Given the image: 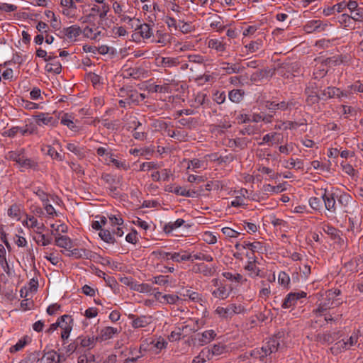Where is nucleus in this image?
Here are the masks:
<instances>
[{
    "instance_id": "obj_1",
    "label": "nucleus",
    "mask_w": 363,
    "mask_h": 363,
    "mask_svg": "<svg viewBox=\"0 0 363 363\" xmlns=\"http://www.w3.org/2000/svg\"><path fill=\"white\" fill-rule=\"evenodd\" d=\"M275 74V70L264 68L254 72L250 77V84H255L262 82L263 79H269Z\"/></svg>"
},
{
    "instance_id": "obj_2",
    "label": "nucleus",
    "mask_w": 363,
    "mask_h": 363,
    "mask_svg": "<svg viewBox=\"0 0 363 363\" xmlns=\"http://www.w3.org/2000/svg\"><path fill=\"white\" fill-rule=\"evenodd\" d=\"M66 255L68 257H74L76 259L84 258L89 260H94L99 257L96 252L83 248H75L72 250H67Z\"/></svg>"
},
{
    "instance_id": "obj_3",
    "label": "nucleus",
    "mask_w": 363,
    "mask_h": 363,
    "mask_svg": "<svg viewBox=\"0 0 363 363\" xmlns=\"http://www.w3.org/2000/svg\"><path fill=\"white\" fill-rule=\"evenodd\" d=\"M128 319L132 320L131 326L135 328H145L152 323V316L150 315H136L129 314Z\"/></svg>"
},
{
    "instance_id": "obj_4",
    "label": "nucleus",
    "mask_w": 363,
    "mask_h": 363,
    "mask_svg": "<svg viewBox=\"0 0 363 363\" xmlns=\"http://www.w3.org/2000/svg\"><path fill=\"white\" fill-rule=\"evenodd\" d=\"M328 27L327 22H323L320 20H312L308 21L304 26V30L308 33L313 32H323Z\"/></svg>"
},
{
    "instance_id": "obj_5",
    "label": "nucleus",
    "mask_w": 363,
    "mask_h": 363,
    "mask_svg": "<svg viewBox=\"0 0 363 363\" xmlns=\"http://www.w3.org/2000/svg\"><path fill=\"white\" fill-rule=\"evenodd\" d=\"M76 339L79 345V348H87L86 351H89V350L94 348L96 342L99 341L97 336L89 337L80 335Z\"/></svg>"
},
{
    "instance_id": "obj_6",
    "label": "nucleus",
    "mask_w": 363,
    "mask_h": 363,
    "mask_svg": "<svg viewBox=\"0 0 363 363\" xmlns=\"http://www.w3.org/2000/svg\"><path fill=\"white\" fill-rule=\"evenodd\" d=\"M35 120L36 124L40 126L43 125L55 126L58 123V120L50 116L48 113H40L39 114L35 115Z\"/></svg>"
},
{
    "instance_id": "obj_7",
    "label": "nucleus",
    "mask_w": 363,
    "mask_h": 363,
    "mask_svg": "<svg viewBox=\"0 0 363 363\" xmlns=\"http://www.w3.org/2000/svg\"><path fill=\"white\" fill-rule=\"evenodd\" d=\"M222 65L221 69L227 74L241 73L245 68V66L242 65L240 61L235 63L223 62H222Z\"/></svg>"
},
{
    "instance_id": "obj_8",
    "label": "nucleus",
    "mask_w": 363,
    "mask_h": 363,
    "mask_svg": "<svg viewBox=\"0 0 363 363\" xmlns=\"http://www.w3.org/2000/svg\"><path fill=\"white\" fill-rule=\"evenodd\" d=\"M321 99L326 100L328 99H332L334 97H343L347 96V94L341 91L339 88L335 86H328L326 89H324L320 94Z\"/></svg>"
},
{
    "instance_id": "obj_9",
    "label": "nucleus",
    "mask_w": 363,
    "mask_h": 363,
    "mask_svg": "<svg viewBox=\"0 0 363 363\" xmlns=\"http://www.w3.org/2000/svg\"><path fill=\"white\" fill-rule=\"evenodd\" d=\"M324 194L321 196V198L324 202L325 208L333 213L336 211V201L334 193L328 192L327 189L324 190Z\"/></svg>"
},
{
    "instance_id": "obj_10",
    "label": "nucleus",
    "mask_w": 363,
    "mask_h": 363,
    "mask_svg": "<svg viewBox=\"0 0 363 363\" xmlns=\"http://www.w3.org/2000/svg\"><path fill=\"white\" fill-rule=\"evenodd\" d=\"M306 296V293L301 291V293H290L285 298L282 303V308H289L296 303V301L301 298Z\"/></svg>"
},
{
    "instance_id": "obj_11",
    "label": "nucleus",
    "mask_w": 363,
    "mask_h": 363,
    "mask_svg": "<svg viewBox=\"0 0 363 363\" xmlns=\"http://www.w3.org/2000/svg\"><path fill=\"white\" fill-rule=\"evenodd\" d=\"M67 343L68 342L67 340L62 342V347L60 350L61 354H63V356L65 357V359L67 358V357H69L73 352L79 350L77 339L74 340L72 342L69 344Z\"/></svg>"
},
{
    "instance_id": "obj_12",
    "label": "nucleus",
    "mask_w": 363,
    "mask_h": 363,
    "mask_svg": "<svg viewBox=\"0 0 363 363\" xmlns=\"http://www.w3.org/2000/svg\"><path fill=\"white\" fill-rule=\"evenodd\" d=\"M280 345L279 340L277 337L269 338L265 345L262 347V350L264 352L265 355H269L278 350Z\"/></svg>"
},
{
    "instance_id": "obj_13",
    "label": "nucleus",
    "mask_w": 363,
    "mask_h": 363,
    "mask_svg": "<svg viewBox=\"0 0 363 363\" xmlns=\"http://www.w3.org/2000/svg\"><path fill=\"white\" fill-rule=\"evenodd\" d=\"M120 330L116 328L105 327L101 329L100 334L97 337L100 342L105 341L112 338L114 335L118 334Z\"/></svg>"
},
{
    "instance_id": "obj_14",
    "label": "nucleus",
    "mask_w": 363,
    "mask_h": 363,
    "mask_svg": "<svg viewBox=\"0 0 363 363\" xmlns=\"http://www.w3.org/2000/svg\"><path fill=\"white\" fill-rule=\"evenodd\" d=\"M337 340L335 333H318L315 336V340L322 344H331Z\"/></svg>"
},
{
    "instance_id": "obj_15",
    "label": "nucleus",
    "mask_w": 363,
    "mask_h": 363,
    "mask_svg": "<svg viewBox=\"0 0 363 363\" xmlns=\"http://www.w3.org/2000/svg\"><path fill=\"white\" fill-rule=\"evenodd\" d=\"M198 335L201 336L198 339L199 345H204L213 340L216 337V333L214 330H206L201 334L199 333Z\"/></svg>"
},
{
    "instance_id": "obj_16",
    "label": "nucleus",
    "mask_w": 363,
    "mask_h": 363,
    "mask_svg": "<svg viewBox=\"0 0 363 363\" xmlns=\"http://www.w3.org/2000/svg\"><path fill=\"white\" fill-rule=\"evenodd\" d=\"M289 103L284 101H281L279 103H277L276 101H266L265 105L266 108L272 112H274L276 110H286L289 108Z\"/></svg>"
},
{
    "instance_id": "obj_17",
    "label": "nucleus",
    "mask_w": 363,
    "mask_h": 363,
    "mask_svg": "<svg viewBox=\"0 0 363 363\" xmlns=\"http://www.w3.org/2000/svg\"><path fill=\"white\" fill-rule=\"evenodd\" d=\"M43 358H45L46 363H58L61 359L65 360V357L63 354H61L60 352L57 354L53 350L45 353Z\"/></svg>"
},
{
    "instance_id": "obj_18",
    "label": "nucleus",
    "mask_w": 363,
    "mask_h": 363,
    "mask_svg": "<svg viewBox=\"0 0 363 363\" xmlns=\"http://www.w3.org/2000/svg\"><path fill=\"white\" fill-rule=\"evenodd\" d=\"M63 33L69 39L78 37L82 33V29L79 26L73 25L63 29Z\"/></svg>"
},
{
    "instance_id": "obj_19",
    "label": "nucleus",
    "mask_w": 363,
    "mask_h": 363,
    "mask_svg": "<svg viewBox=\"0 0 363 363\" xmlns=\"http://www.w3.org/2000/svg\"><path fill=\"white\" fill-rule=\"evenodd\" d=\"M347 60L346 56L343 55H336L333 56L331 57H328L324 60V64L329 67L339 65L343 62H345Z\"/></svg>"
},
{
    "instance_id": "obj_20",
    "label": "nucleus",
    "mask_w": 363,
    "mask_h": 363,
    "mask_svg": "<svg viewBox=\"0 0 363 363\" xmlns=\"http://www.w3.org/2000/svg\"><path fill=\"white\" fill-rule=\"evenodd\" d=\"M172 259L177 262L182 261L190 260L193 262L192 254L187 253L186 251H182L181 252H174L172 254Z\"/></svg>"
},
{
    "instance_id": "obj_21",
    "label": "nucleus",
    "mask_w": 363,
    "mask_h": 363,
    "mask_svg": "<svg viewBox=\"0 0 363 363\" xmlns=\"http://www.w3.org/2000/svg\"><path fill=\"white\" fill-rule=\"evenodd\" d=\"M77 363H98L94 354L89 351H84L77 357Z\"/></svg>"
},
{
    "instance_id": "obj_22",
    "label": "nucleus",
    "mask_w": 363,
    "mask_h": 363,
    "mask_svg": "<svg viewBox=\"0 0 363 363\" xmlns=\"http://www.w3.org/2000/svg\"><path fill=\"white\" fill-rule=\"evenodd\" d=\"M211 359V352L209 348L203 349L198 356L195 357L192 363H204Z\"/></svg>"
},
{
    "instance_id": "obj_23",
    "label": "nucleus",
    "mask_w": 363,
    "mask_h": 363,
    "mask_svg": "<svg viewBox=\"0 0 363 363\" xmlns=\"http://www.w3.org/2000/svg\"><path fill=\"white\" fill-rule=\"evenodd\" d=\"M245 91L242 89H233L228 93L229 99L233 102L238 104L244 97Z\"/></svg>"
},
{
    "instance_id": "obj_24",
    "label": "nucleus",
    "mask_w": 363,
    "mask_h": 363,
    "mask_svg": "<svg viewBox=\"0 0 363 363\" xmlns=\"http://www.w3.org/2000/svg\"><path fill=\"white\" fill-rule=\"evenodd\" d=\"M55 245L62 248H71L72 240L71 239L65 235H59L55 238Z\"/></svg>"
},
{
    "instance_id": "obj_25",
    "label": "nucleus",
    "mask_w": 363,
    "mask_h": 363,
    "mask_svg": "<svg viewBox=\"0 0 363 363\" xmlns=\"http://www.w3.org/2000/svg\"><path fill=\"white\" fill-rule=\"evenodd\" d=\"M160 128L164 129V133L170 138H184V135L182 134L181 131H175L171 128H169L167 124L165 122L160 123Z\"/></svg>"
},
{
    "instance_id": "obj_26",
    "label": "nucleus",
    "mask_w": 363,
    "mask_h": 363,
    "mask_svg": "<svg viewBox=\"0 0 363 363\" xmlns=\"http://www.w3.org/2000/svg\"><path fill=\"white\" fill-rule=\"evenodd\" d=\"M358 341V335L357 334H352L347 341H340L336 345L342 349L347 350L349 347L354 345Z\"/></svg>"
},
{
    "instance_id": "obj_27",
    "label": "nucleus",
    "mask_w": 363,
    "mask_h": 363,
    "mask_svg": "<svg viewBox=\"0 0 363 363\" xmlns=\"http://www.w3.org/2000/svg\"><path fill=\"white\" fill-rule=\"evenodd\" d=\"M30 340V338L28 335H25L23 338L20 339L18 342L13 345L10 349L11 353H14L22 350Z\"/></svg>"
},
{
    "instance_id": "obj_28",
    "label": "nucleus",
    "mask_w": 363,
    "mask_h": 363,
    "mask_svg": "<svg viewBox=\"0 0 363 363\" xmlns=\"http://www.w3.org/2000/svg\"><path fill=\"white\" fill-rule=\"evenodd\" d=\"M184 223H185L184 220H183L182 218H179L174 222H169V223L165 224L163 230L165 233L169 234L173 230L181 227Z\"/></svg>"
},
{
    "instance_id": "obj_29",
    "label": "nucleus",
    "mask_w": 363,
    "mask_h": 363,
    "mask_svg": "<svg viewBox=\"0 0 363 363\" xmlns=\"http://www.w3.org/2000/svg\"><path fill=\"white\" fill-rule=\"evenodd\" d=\"M230 292L225 286H220L212 291V295L219 299H225L229 296Z\"/></svg>"
},
{
    "instance_id": "obj_30",
    "label": "nucleus",
    "mask_w": 363,
    "mask_h": 363,
    "mask_svg": "<svg viewBox=\"0 0 363 363\" xmlns=\"http://www.w3.org/2000/svg\"><path fill=\"white\" fill-rule=\"evenodd\" d=\"M244 244L245 245H242V248H248L252 250V252L257 251L262 252L263 250H265L263 244L260 242H250L245 241Z\"/></svg>"
},
{
    "instance_id": "obj_31",
    "label": "nucleus",
    "mask_w": 363,
    "mask_h": 363,
    "mask_svg": "<svg viewBox=\"0 0 363 363\" xmlns=\"http://www.w3.org/2000/svg\"><path fill=\"white\" fill-rule=\"evenodd\" d=\"M137 29L139 30V33L143 38H149L152 35L151 28L147 23L138 24Z\"/></svg>"
},
{
    "instance_id": "obj_32",
    "label": "nucleus",
    "mask_w": 363,
    "mask_h": 363,
    "mask_svg": "<svg viewBox=\"0 0 363 363\" xmlns=\"http://www.w3.org/2000/svg\"><path fill=\"white\" fill-rule=\"evenodd\" d=\"M58 322H60L59 328H60L62 330L66 327H73V319L69 315H62L60 318H58Z\"/></svg>"
},
{
    "instance_id": "obj_33",
    "label": "nucleus",
    "mask_w": 363,
    "mask_h": 363,
    "mask_svg": "<svg viewBox=\"0 0 363 363\" xmlns=\"http://www.w3.org/2000/svg\"><path fill=\"white\" fill-rule=\"evenodd\" d=\"M99 235L102 240L107 243L113 244L116 242L115 238L113 237V235H111V232L108 230L101 229Z\"/></svg>"
},
{
    "instance_id": "obj_34",
    "label": "nucleus",
    "mask_w": 363,
    "mask_h": 363,
    "mask_svg": "<svg viewBox=\"0 0 363 363\" xmlns=\"http://www.w3.org/2000/svg\"><path fill=\"white\" fill-rule=\"evenodd\" d=\"M18 164L26 169H36L38 167V163L34 160L28 158H25L24 156L21 158V162H19Z\"/></svg>"
},
{
    "instance_id": "obj_35",
    "label": "nucleus",
    "mask_w": 363,
    "mask_h": 363,
    "mask_svg": "<svg viewBox=\"0 0 363 363\" xmlns=\"http://www.w3.org/2000/svg\"><path fill=\"white\" fill-rule=\"evenodd\" d=\"M208 47L218 52H223L225 50V45L218 39H211L208 42Z\"/></svg>"
},
{
    "instance_id": "obj_36",
    "label": "nucleus",
    "mask_w": 363,
    "mask_h": 363,
    "mask_svg": "<svg viewBox=\"0 0 363 363\" xmlns=\"http://www.w3.org/2000/svg\"><path fill=\"white\" fill-rule=\"evenodd\" d=\"M201 267H202L201 273L205 277H211L216 272L217 267L215 265L208 267V265L205 264L204 263H201Z\"/></svg>"
},
{
    "instance_id": "obj_37",
    "label": "nucleus",
    "mask_w": 363,
    "mask_h": 363,
    "mask_svg": "<svg viewBox=\"0 0 363 363\" xmlns=\"http://www.w3.org/2000/svg\"><path fill=\"white\" fill-rule=\"evenodd\" d=\"M61 123L67 126L71 130H74L76 128V125L72 121V116L68 113L63 114L61 118Z\"/></svg>"
},
{
    "instance_id": "obj_38",
    "label": "nucleus",
    "mask_w": 363,
    "mask_h": 363,
    "mask_svg": "<svg viewBox=\"0 0 363 363\" xmlns=\"http://www.w3.org/2000/svg\"><path fill=\"white\" fill-rule=\"evenodd\" d=\"M342 316V313L341 312H328L326 314H324V319L326 322H332V321H337L341 319Z\"/></svg>"
},
{
    "instance_id": "obj_39",
    "label": "nucleus",
    "mask_w": 363,
    "mask_h": 363,
    "mask_svg": "<svg viewBox=\"0 0 363 363\" xmlns=\"http://www.w3.org/2000/svg\"><path fill=\"white\" fill-rule=\"evenodd\" d=\"M178 27L179 30L183 33H191L194 30V27L191 25V23L181 21H179Z\"/></svg>"
},
{
    "instance_id": "obj_40",
    "label": "nucleus",
    "mask_w": 363,
    "mask_h": 363,
    "mask_svg": "<svg viewBox=\"0 0 363 363\" xmlns=\"http://www.w3.org/2000/svg\"><path fill=\"white\" fill-rule=\"evenodd\" d=\"M179 301V297L178 296L174 294H166L162 296V299L160 300V302L174 304Z\"/></svg>"
},
{
    "instance_id": "obj_41",
    "label": "nucleus",
    "mask_w": 363,
    "mask_h": 363,
    "mask_svg": "<svg viewBox=\"0 0 363 363\" xmlns=\"http://www.w3.org/2000/svg\"><path fill=\"white\" fill-rule=\"evenodd\" d=\"M192 259L193 261L194 259L203 260L206 262H212L213 260V257L211 255L204 254L201 252L192 255Z\"/></svg>"
},
{
    "instance_id": "obj_42",
    "label": "nucleus",
    "mask_w": 363,
    "mask_h": 363,
    "mask_svg": "<svg viewBox=\"0 0 363 363\" xmlns=\"http://www.w3.org/2000/svg\"><path fill=\"white\" fill-rule=\"evenodd\" d=\"M45 67L48 72L55 74H60L62 71V66L60 62L49 63Z\"/></svg>"
},
{
    "instance_id": "obj_43",
    "label": "nucleus",
    "mask_w": 363,
    "mask_h": 363,
    "mask_svg": "<svg viewBox=\"0 0 363 363\" xmlns=\"http://www.w3.org/2000/svg\"><path fill=\"white\" fill-rule=\"evenodd\" d=\"M188 328V325L184 326L182 329L179 328L177 330H174L171 333L170 335L169 336V340L170 341H177L181 339V336L182 334V331L184 329H186Z\"/></svg>"
},
{
    "instance_id": "obj_44",
    "label": "nucleus",
    "mask_w": 363,
    "mask_h": 363,
    "mask_svg": "<svg viewBox=\"0 0 363 363\" xmlns=\"http://www.w3.org/2000/svg\"><path fill=\"white\" fill-rule=\"evenodd\" d=\"M169 85L164 84L163 86L157 85V84H152L150 86L149 91L151 92H155V93H165L168 92Z\"/></svg>"
},
{
    "instance_id": "obj_45",
    "label": "nucleus",
    "mask_w": 363,
    "mask_h": 363,
    "mask_svg": "<svg viewBox=\"0 0 363 363\" xmlns=\"http://www.w3.org/2000/svg\"><path fill=\"white\" fill-rule=\"evenodd\" d=\"M37 127L34 125H26L24 128H20V133L22 135H27L36 133Z\"/></svg>"
},
{
    "instance_id": "obj_46",
    "label": "nucleus",
    "mask_w": 363,
    "mask_h": 363,
    "mask_svg": "<svg viewBox=\"0 0 363 363\" xmlns=\"http://www.w3.org/2000/svg\"><path fill=\"white\" fill-rule=\"evenodd\" d=\"M278 282L283 286H287L290 282L289 276L284 272H281L278 276Z\"/></svg>"
},
{
    "instance_id": "obj_47",
    "label": "nucleus",
    "mask_w": 363,
    "mask_h": 363,
    "mask_svg": "<svg viewBox=\"0 0 363 363\" xmlns=\"http://www.w3.org/2000/svg\"><path fill=\"white\" fill-rule=\"evenodd\" d=\"M216 313L223 318H228L232 317L230 314L231 311L229 309V306L227 308L218 307L216 310Z\"/></svg>"
},
{
    "instance_id": "obj_48",
    "label": "nucleus",
    "mask_w": 363,
    "mask_h": 363,
    "mask_svg": "<svg viewBox=\"0 0 363 363\" xmlns=\"http://www.w3.org/2000/svg\"><path fill=\"white\" fill-rule=\"evenodd\" d=\"M257 128L255 125H246L245 127L242 128L240 130V134H241L242 135H250L255 134L257 133Z\"/></svg>"
},
{
    "instance_id": "obj_49",
    "label": "nucleus",
    "mask_w": 363,
    "mask_h": 363,
    "mask_svg": "<svg viewBox=\"0 0 363 363\" xmlns=\"http://www.w3.org/2000/svg\"><path fill=\"white\" fill-rule=\"evenodd\" d=\"M337 198L339 203L344 206H347L350 202L352 200V197L346 193L340 194L339 196H337Z\"/></svg>"
},
{
    "instance_id": "obj_50",
    "label": "nucleus",
    "mask_w": 363,
    "mask_h": 363,
    "mask_svg": "<svg viewBox=\"0 0 363 363\" xmlns=\"http://www.w3.org/2000/svg\"><path fill=\"white\" fill-rule=\"evenodd\" d=\"M263 190L267 193H279L283 191L281 186H272L270 184H266L263 186Z\"/></svg>"
},
{
    "instance_id": "obj_51",
    "label": "nucleus",
    "mask_w": 363,
    "mask_h": 363,
    "mask_svg": "<svg viewBox=\"0 0 363 363\" xmlns=\"http://www.w3.org/2000/svg\"><path fill=\"white\" fill-rule=\"evenodd\" d=\"M133 123L135 124V127L134 128V131L133 133V138L136 140H143L145 138V133L136 130L137 128L141 125V123L139 121H134Z\"/></svg>"
},
{
    "instance_id": "obj_52",
    "label": "nucleus",
    "mask_w": 363,
    "mask_h": 363,
    "mask_svg": "<svg viewBox=\"0 0 363 363\" xmlns=\"http://www.w3.org/2000/svg\"><path fill=\"white\" fill-rule=\"evenodd\" d=\"M225 349V347L223 345H220V344L214 345L213 347H212V349L210 350L211 358L213 355H220V354H221L224 352Z\"/></svg>"
},
{
    "instance_id": "obj_53",
    "label": "nucleus",
    "mask_w": 363,
    "mask_h": 363,
    "mask_svg": "<svg viewBox=\"0 0 363 363\" xmlns=\"http://www.w3.org/2000/svg\"><path fill=\"white\" fill-rule=\"evenodd\" d=\"M309 205L314 210H319L322 206V201L318 197H311L309 199Z\"/></svg>"
},
{
    "instance_id": "obj_54",
    "label": "nucleus",
    "mask_w": 363,
    "mask_h": 363,
    "mask_svg": "<svg viewBox=\"0 0 363 363\" xmlns=\"http://www.w3.org/2000/svg\"><path fill=\"white\" fill-rule=\"evenodd\" d=\"M8 215L14 218L19 219L20 209L17 205H12L8 210Z\"/></svg>"
},
{
    "instance_id": "obj_55",
    "label": "nucleus",
    "mask_w": 363,
    "mask_h": 363,
    "mask_svg": "<svg viewBox=\"0 0 363 363\" xmlns=\"http://www.w3.org/2000/svg\"><path fill=\"white\" fill-rule=\"evenodd\" d=\"M320 96L321 95L318 94L307 95L306 103L310 106L318 104L320 100H322Z\"/></svg>"
},
{
    "instance_id": "obj_56",
    "label": "nucleus",
    "mask_w": 363,
    "mask_h": 363,
    "mask_svg": "<svg viewBox=\"0 0 363 363\" xmlns=\"http://www.w3.org/2000/svg\"><path fill=\"white\" fill-rule=\"evenodd\" d=\"M247 142L245 138H235L233 140H230V143H232L235 146L240 147L241 150L245 149L247 147Z\"/></svg>"
},
{
    "instance_id": "obj_57",
    "label": "nucleus",
    "mask_w": 363,
    "mask_h": 363,
    "mask_svg": "<svg viewBox=\"0 0 363 363\" xmlns=\"http://www.w3.org/2000/svg\"><path fill=\"white\" fill-rule=\"evenodd\" d=\"M286 168H294L296 167L298 169H303V162L301 160H294V159H290L289 165L286 166Z\"/></svg>"
},
{
    "instance_id": "obj_58",
    "label": "nucleus",
    "mask_w": 363,
    "mask_h": 363,
    "mask_svg": "<svg viewBox=\"0 0 363 363\" xmlns=\"http://www.w3.org/2000/svg\"><path fill=\"white\" fill-rule=\"evenodd\" d=\"M255 260H250L247 264L245 266V269L247 271L252 272L255 274V276H259L260 270L257 268L255 264Z\"/></svg>"
},
{
    "instance_id": "obj_59",
    "label": "nucleus",
    "mask_w": 363,
    "mask_h": 363,
    "mask_svg": "<svg viewBox=\"0 0 363 363\" xmlns=\"http://www.w3.org/2000/svg\"><path fill=\"white\" fill-rule=\"evenodd\" d=\"M223 276L229 280H235L238 282L242 281V276L240 274H233L230 272H223Z\"/></svg>"
},
{
    "instance_id": "obj_60",
    "label": "nucleus",
    "mask_w": 363,
    "mask_h": 363,
    "mask_svg": "<svg viewBox=\"0 0 363 363\" xmlns=\"http://www.w3.org/2000/svg\"><path fill=\"white\" fill-rule=\"evenodd\" d=\"M158 166L156 163L153 162H143L140 164V171H146V170H150L154 169H157Z\"/></svg>"
},
{
    "instance_id": "obj_61",
    "label": "nucleus",
    "mask_w": 363,
    "mask_h": 363,
    "mask_svg": "<svg viewBox=\"0 0 363 363\" xmlns=\"http://www.w3.org/2000/svg\"><path fill=\"white\" fill-rule=\"evenodd\" d=\"M213 100L218 104H221L225 101V94L224 91H216L213 95Z\"/></svg>"
},
{
    "instance_id": "obj_62",
    "label": "nucleus",
    "mask_w": 363,
    "mask_h": 363,
    "mask_svg": "<svg viewBox=\"0 0 363 363\" xmlns=\"http://www.w3.org/2000/svg\"><path fill=\"white\" fill-rule=\"evenodd\" d=\"M222 233L229 238H237L240 235V233L228 227L223 228Z\"/></svg>"
},
{
    "instance_id": "obj_63",
    "label": "nucleus",
    "mask_w": 363,
    "mask_h": 363,
    "mask_svg": "<svg viewBox=\"0 0 363 363\" xmlns=\"http://www.w3.org/2000/svg\"><path fill=\"white\" fill-rule=\"evenodd\" d=\"M27 358L32 363L38 362L40 360V352L35 351L26 355Z\"/></svg>"
},
{
    "instance_id": "obj_64",
    "label": "nucleus",
    "mask_w": 363,
    "mask_h": 363,
    "mask_svg": "<svg viewBox=\"0 0 363 363\" xmlns=\"http://www.w3.org/2000/svg\"><path fill=\"white\" fill-rule=\"evenodd\" d=\"M305 94L306 95L318 94V86L314 82H310L308 86L305 89Z\"/></svg>"
}]
</instances>
